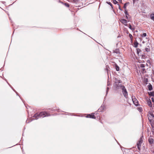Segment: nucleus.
<instances>
[{
  "label": "nucleus",
  "instance_id": "nucleus-30",
  "mask_svg": "<svg viewBox=\"0 0 154 154\" xmlns=\"http://www.w3.org/2000/svg\"><path fill=\"white\" fill-rule=\"evenodd\" d=\"M78 1L77 0H73V2L75 3H76Z\"/></svg>",
  "mask_w": 154,
  "mask_h": 154
},
{
  "label": "nucleus",
  "instance_id": "nucleus-23",
  "mask_svg": "<svg viewBox=\"0 0 154 154\" xmlns=\"http://www.w3.org/2000/svg\"><path fill=\"white\" fill-rule=\"evenodd\" d=\"M141 72L143 73H144L146 72V69H144L143 68L142 69Z\"/></svg>",
  "mask_w": 154,
  "mask_h": 154
},
{
  "label": "nucleus",
  "instance_id": "nucleus-10",
  "mask_svg": "<svg viewBox=\"0 0 154 154\" xmlns=\"http://www.w3.org/2000/svg\"><path fill=\"white\" fill-rule=\"evenodd\" d=\"M125 14L126 17L127 19H128L129 18V15L128 14L127 11V10H125Z\"/></svg>",
  "mask_w": 154,
  "mask_h": 154
},
{
  "label": "nucleus",
  "instance_id": "nucleus-3",
  "mask_svg": "<svg viewBox=\"0 0 154 154\" xmlns=\"http://www.w3.org/2000/svg\"><path fill=\"white\" fill-rule=\"evenodd\" d=\"M142 137H141L138 141V142H137V148L138 149V151L139 152L140 150L141 146L143 142Z\"/></svg>",
  "mask_w": 154,
  "mask_h": 154
},
{
  "label": "nucleus",
  "instance_id": "nucleus-19",
  "mask_svg": "<svg viewBox=\"0 0 154 154\" xmlns=\"http://www.w3.org/2000/svg\"><path fill=\"white\" fill-rule=\"evenodd\" d=\"M129 28L133 31L134 30V28H132L131 25L130 24H129Z\"/></svg>",
  "mask_w": 154,
  "mask_h": 154
},
{
  "label": "nucleus",
  "instance_id": "nucleus-7",
  "mask_svg": "<svg viewBox=\"0 0 154 154\" xmlns=\"http://www.w3.org/2000/svg\"><path fill=\"white\" fill-rule=\"evenodd\" d=\"M132 100H133V102L134 104L136 106H138V105L139 103L138 102L136 98L135 97H132Z\"/></svg>",
  "mask_w": 154,
  "mask_h": 154
},
{
  "label": "nucleus",
  "instance_id": "nucleus-25",
  "mask_svg": "<svg viewBox=\"0 0 154 154\" xmlns=\"http://www.w3.org/2000/svg\"><path fill=\"white\" fill-rule=\"evenodd\" d=\"M64 5L67 7H69V5L68 3H64Z\"/></svg>",
  "mask_w": 154,
  "mask_h": 154
},
{
  "label": "nucleus",
  "instance_id": "nucleus-6",
  "mask_svg": "<svg viewBox=\"0 0 154 154\" xmlns=\"http://www.w3.org/2000/svg\"><path fill=\"white\" fill-rule=\"evenodd\" d=\"M86 117L87 118H90L93 119H95L96 117L94 115V113H92L91 114H88L86 116Z\"/></svg>",
  "mask_w": 154,
  "mask_h": 154
},
{
  "label": "nucleus",
  "instance_id": "nucleus-12",
  "mask_svg": "<svg viewBox=\"0 0 154 154\" xmlns=\"http://www.w3.org/2000/svg\"><path fill=\"white\" fill-rule=\"evenodd\" d=\"M151 19L154 21V13H152L150 15Z\"/></svg>",
  "mask_w": 154,
  "mask_h": 154
},
{
  "label": "nucleus",
  "instance_id": "nucleus-11",
  "mask_svg": "<svg viewBox=\"0 0 154 154\" xmlns=\"http://www.w3.org/2000/svg\"><path fill=\"white\" fill-rule=\"evenodd\" d=\"M33 117L35 118L36 119H38L40 117V116H39V114L36 113V114H35L34 115Z\"/></svg>",
  "mask_w": 154,
  "mask_h": 154
},
{
  "label": "nucleus",
  "instance_id": "nucleus-16",
  "mask_svg": "<svg viewBox=\"0 0 154 154\" xmlns=\"http://www.w3.org/2000/svg\"><path fill=\"white\" fill-rule=\"evenodd\" d=\"M129 36L130 37V38L131 40V41H132V40L133 39V37L132 35H131V34L130 33L129 34Z\"/></svg>",
  "mask_w": 154,
  "mask_h": 154
},
{
  "label": "nucleus",
  "instance_id": "nucleus-33",
  "mask_svg": "<svg viewBox=\"0 0 154 154\" xmlns=\"http://www.w3.org/2000/svg\"><path fill=\"white\" fill-rule=\"evenodd\" d=\"M126 33H127V34H128L129 33V32L128 31H127V32H126Z\"/></svg>",
  "mask_w": 154,
  "mask_h": 154
},
{
  "label": "nucleus",
  "instance_id": "nucleus-15",
  "mask_svg": "<svg viewBox=\"0 0 154 154\" xmlns=\"http://www.w3.org/2000/svg\"><path fill=\"white\" fill-rule=\"evenodd\" d=\"M138 43L137 42H135L134 43V47L135 48H137L138 46Z\"/></svg>",
  "mask_w": 154,
  "mask_h": 154
},
{
  "label": "nucleus",
  "instance_id": "nucleus-21",
  "mask_svg": "<svg viewBox=\"0 0 154 154\" xmlns=\"http://www.w3.org/2000/svg\"><path fill=\"white\" fill-rule=\"evenodd\" d=\"M145 50L147 52L150 51V50L149 48H146L145 49Z\"/></svg>",
  "mask_w": 154,
  "mask_h": 154
},
{
  "label": "nucleus",
  "instance_id": "nucleus-20",
  "mask_svg": "<svg viewBox=\"0 0 154 154\" xmlns=\"http://www.w3.org/2000/svg\"><path fill=\"white\" fill-rule=\"evenodd\" d=\"M148 88L149 90H151L152 89V86L151 85H149L148 87Z\"/></svg>",
  "mask_w": 154,
  "mask_h": 154
},
{
  "label": "nucleus",
  "instance_id": "nucleus-34",
  "mask_svg": "<svg viewBox=\"0 0 154 154\" xmlns=\"http://www.w3.org/2000/svg\"><path fill=\"white\" fill-rule=\"evenodd\" d=\"M119 9H120V10H121V9L120 8V6H119Z\"/></svg>",
  "mask_w": 154,
  "mask_h": 154
},
{
  "label": "nucleus",
  "instance_id": "nucleus-31",
  "mask_svg": "<svg viewBox=\"0 0 154 154\" xmlns=\"http://www.w3.org/2000/svg\"><path fill=\"white\" fill-rule=\"evenodd\" d=\"M147 63H149L150 64V61L149 60H148L147 61Z\"/></svg>",
  "mask_w": 154,
  "mask_h": 154
},
{
  "label": "nucleus",
  "instance_id": "nucleus-2",
  "mask_svg": "<svg viewBox=\"0 0 154 154\" xmlns=\"http://www.w3.org/2000/svg\"><path fill=\"white\" fill-rule=\"evenodd\" d=\"M51 116L50 114L48 112L46 111H43L39 113V116L40 117H48Z\"/></svg>",
  "mask_w": 154,
  "mask_h": 154
},
{
  "label": "nucleus",
  "instance_id": "nucleus-17",
  "mask_svg": "<svg viewBox=\"0 0 154 154\" xmlns=\"http://www.w3.org/2000/svg\"><path fill=\"white\" fill-rule=\"evenodd\" d=\"M137 53L139 54L140 52L141 51V50L139 48H137Z\"/></svg>",
  "mask_w": 154,
  "mask_h": 154
},
{
  "label": "nucleus",
  "instance_id": "nucleus-9",
  "mask_svg": "<svg viewBox=\"0 0 154 154\" xmlns=\"http://www.w3.org/2000/svg\"><path fill=\"white\" fill-rule=\"evenodd\" d=\"M153 139L152 138H149V142L150 144H152L153 143Z\"/></svg>",
  "mask_w": 154,
  "mask_h": 154
},
{
  "label": "nucleus",
  "instance_id": "nucleus-32",
  "mask_svg": "<svg viewBox=\"0 0 154 154\" xmlns=\"http://www.w3.org/2000/svg\"><path fill=\"white\" fill-rule=\"evenodd\" d=\"M152 100L153 102L154 101V99H153V98H152Z\"/></svg>",
  "mask_w": 154,
  "mask_h": 154
},
{
  "label": "nucleus",
  "instance_id": "nucleus-22",
  "mask_svg": "<svg viewBox=\"0 0 154 154\" xmlns=\"http://www.w3.org/2000/svg\"><path fill=\"white\" fill-rule=\"evenodd\" d=\"M116 70L117 71H118L119 70V67L118 66H116Z\"/></svg>",
  "mask_w": 154,
  "mask_h": 154
},
{
  "label": "nucleus",
  "instance_id": "nucleus-8",
  "mask_svg": "<svg viewBox=\"0 0 154 154\" xmlns=\"http://www.w3.org/2000/svg\"><path fill=\"white\" fill-rule=\"evenodd\" d=\"M120 21L123 24H125L126 25H127L126 24L127 23V22L126 20L125 19H122L120 20Z\"/></svg>",
  "mask_w": 154,
  "mask_h": 154
},
{
  "label": "nucleus",
  "instance_id": "nucleus-14",
  "mask_svg": "<svg viewBox=\"0 0 154 154\" xmlns=\"http://www.w3.org/2000/svg\"><path fill=\"white\" fill-rule=\"evenodd\" d=\"M129 4V2L126 3H125V4L124 7H123V8H124L125 10H126L127 5V4Z\"/></svg>",
  "mask_w": 154,
  "mask_h": 154
},
{
  "label": "nucleus",
  "instance_id": "nucleus-4",
  "mask_svg": "<svg viewBox=\"0 0 154 154\" xmlns=\"http://www.w3.org/2000/svg\"><path fill=\"white\" fill-rule=\"evenodd\" d=\"M115 86L117 89H119L121 87V85H119L121 83V81L117 78H115L114 79Z\"/></svg>",
  "mask_w": 154,
  "mask_h": 154
},
{
  "label": "nucleus",
  "instance_id": "nucleus-1",
  "mask_svg": "<svg viewBox=\"0 0 154 154\" xmlns=\"http://www.w3.org/2000/svg\"><path fill=\"white\" fill-rule=\"evenodd\" d=\"M148 119L153 127L152 124H154V115L152 112H149L148 115Z\"/></svg>",
  "mask_w": 154,
  "mask_h": 154
},
{
  "label": "nucleus",
  "instance_id": "nucleus-5",
  "mask_svg": "<svg viewBox=\"0 0 154 154\" xmlns=\"http://www.w3.org/2000/svg\"><path fill=\"white\" fill-rule=\"evenodd\" d=\"M121 85V87L120 88H122V89L123 90V91L124 92V95L125 97H126L128 94L127 91L124 85Z\"/></svg>",
  "mask_w": 154,
  "mask_h": 154
},
{
  "label": "nucleus",
  "instance_id": "nucleus-26",
  "mask_svg": "<svg viewBox=\"0 0 154 154\" xmlns=\"http://www.w3.org/2000/svg\"><path fill=\"white\" fill-rule=\"evenodd\" d=\"M112 1L113 3L115 4H116L118 3V2L116 0H112Z\"/></svg>",
  "mask_w": 154,
  "mask_h": 154
},
{
  "label": "nucleus",
  "instance_id": "nucleus-29",
  "mask_svg": "<svg viewBox=\"0 0 154 154\" xmlns=\"http://www.w3.org/2000/svg\"><path fill=\"white\" fill-rule=\"evenodd\" d=\"M148 105L150 106H151V102L150 101V102H149V103H148Z\"/></svg>",
  "mask_w": 154,
  "mask_h": 154
},
{
  "label": "nucleus",
  "instance_id": "nucleus-24",
  "mask_svg": "<svg viewBox=\"0 0 154 154\" xmlns=\"http://www.w3.org/2000/svg\"><path fill=\"white\" fill-rule=\"evenodd\" d=\"M140 66L142 68H144L145 67V65L143 64H141L140 65Z\"/></svg>",
  "mask_w": 154,
  "mask_h": 154
},
{
  "label": "nucleus",
  "instance_id": "nucleus-18",
  "mask_svg": "<svg viewBox=\"0 0 154 154\" xmlns=\"http://www.w3.org/2000/svg\"><path fill=\"white\" fill-rule=\"evenodd\" d=\"M106 3L108 4L109 5L111 6V7L113 8V6H112V4L110 2H106Z\"/></svg>",
  "mask_w": 154,
  "mask_h": 154
},
{
  "label": "nucleus",
  "instance_id": "nucleus-27",
  "mask_svg": "<svg viewBox=\"0 0 154 154\" xmlns=\"http://www.w3.org/2000/svg\"><path fill=\"white\" fill-rule=\"evenodd\" d=\"M146 33H143V34H142V36H143V37H145L146 36Z\"/></svg>",
  "mask_w": 154,
  "mask_h": 154
},
{
  "label": "nucleus",
  "instance_id": "nucleus-35",
  "mask_svg": "<svg viewBox=\"0 0 154 154\" xmlns=\"http://www.w3.org/2000/svg\"><path fill=\"white\" fill-rule=\"evenodd\" d=\"M106 70H108V68H106Z\"/></svg>",
  "mask_w": 154,
  "mask_h": 154
},
{
  "label": "nucleus",
  "instance_id": "nucleus-36",
  "mask_svg": "<svg viewBox=\"0 0 154 154\" xmlns=\"http://www.w3.org/2000/svg\"><path fill=\"white\" fill-rule=\"evenodd\" d=\"M146 65L147 66H148V65H147V63L146 64Z\"/></svg>",
  "mask_w": 154,
  "mask_h": 154
},
{
  "label": "nucleus",
  "instance_id": "nucleus-28",
  "mask_svg": "<svg viewBox=\"0 0 154 154\" xmlns=\"http://www.w3.org/2000/svg\"><path fill=\"white\" fill-rule=\"evenodd\" d=\"M149 95L151 96H153L154 93L153 92H151L150 94H149Z\"/></svg>",
  "mask_w": 154,
  "mask_h": 154
},
{
  "label": "nucleus",
  "instance_id": "nucleus-13",
  "mask_svg": "<svg viewBox=\"0 0 154 154\" xmlns=\"http://www.w3.org/2000/svg\"><path fill=\"white\" fill-rule=\"evenodd\" d=\"M113 52L116 54H119L120 53L119 50L118 49H116L115 50H114Z\"/></svg>",
  "mask_w": 154,
  "mask_h": 154
}]
</instances>
